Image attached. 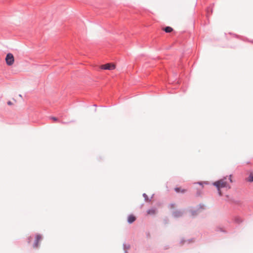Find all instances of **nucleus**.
Wrapping results in <instances>:
<instances>
[{
	"instance_id": "nucleus-12",
	"label": "nucleus",
	"mask_w": 253,
	"mask_h": 253,
	"mask_svg": "<svg viewBox=\"0 0 253 253\" xmlns=\"http://www.w3.org/2000/svg\"><path fill=\"white\" fill-rule=\"evenodd\" d=\"M115 68H116L115 65L112 63V70L114 69Z\"/></svg>"
},
{
	"instance_id": "nucleus-15",
	"label": "nucleus",
	"mask_w": 253,
	"mask_h": 253,
	"mask_svg": "<svg viewBox=\"0 0 253 253\" xmlns=\"http://www.w3.org/2000/svg\"><path fill=\"white\" fill-rule=\"evenodd\" d=\"M198 183L200 185H203V183L202 182H199Z\"/></svg>"
},
{
	"instance_id": "nucleus-11",
	"label": "nucleus",
	"mask_w": 253,
	"mask_h": 253,
	"mask_svg": "<svg viewBox=\"0 0 253 253\" xmlns=\"http://www.w3.org/2000/svg\"><path fill=\"white\" fill-rule=\"evenodd\" d=\"M52 120H53L54 122H57L58 120L57 118L54 117H52L50 118Z\"/></svg>"
},
{
	"instance_id": "nucleus-13",
	"label": "nucleus",
	"mask_w": 253,
	"mask_h": 253,
	"mask_svg": "<svg viewBox=\"0 0 253 253\" xmlns=\"http://www.w3.org/2000/svg\"><path fill=\"white\" fill-rule=\"evenodd\" d=\"M229 179L230 180V182H232V179H231V175L229 176Z\"/></svg>"
},
{
	"instance_id": "nucleus-3",
	"label": "nucleus",
	"mask_w": 253,
	"mask_h": 253,
	"mask_svg": "<svg viewBox=\"0 0 253 253\" xmlns=\"http://www.w3.org/2000/svg\"><path fill=\"white\" fill-rule=\"evenodd\" d=\"M42 240V236L40 235H37L36 237V241L34 245V248L38 247L39 242Z\"/></svg>"
},
{
	"instance_id": "nucleus-14",
	"label": "nucleus",
	"mask_w": 253,
	"mask_h": 253,
	"mask_svg": "<svg viewBox=\"0 0 253 253\" xmlns=\"http://www.w3.org/2000/svg\"><path fill=\"white\" fill-rule=\"evenodd\" d=\"M7 104L9 105H11L12 104V103L10 102V101H9L7 102Z\"/></svg>"
},
{
	"instance_id": "nucleus-7",
	"label": "nucleus",
	"mask_w": 253,
	"mask_h": 253,
	"mask_svg": "<svg viewBox=\"0 0 253 253\" xmlns=\"http://www.w3.org/2000/svg\"><path fill=\"white\" fill-rule=\"evenodd\" d=\"M175 191L177 193H179V192L184 193V192H186V190L185 189H181L180 187H176V188H175Z\"/></svg>"
},
{
	"instance_id": "nucleus-16",
	"label": "nucleus",
	"mask_w": 253,
	"mask_h": 253,
	"mask_svg": "<svg viewBox=\"0 0 253 253\" xmlns=\"http://www.w3.org/2000/svg\"><path fill=\"white\" fill-rule=\"evenodd\" d=\"M143 196H144V197H146V195L145 194H143Z\"/></svg>"
},
{
	"instance_id": "nucleus-6",
	"label": "nucleus",
	"mask_w": 253,
	"mask_h": 253,
	"mask_svg": "<svg viewBox=\"0 0 253 253\" xmlns=\"http://www.w3.org/2000/svg\"><path fill=\"white\" fill-rule=\"evenodd\" d=\"M147 213L148 215H154L156 212L155 209H150L147 211Z\"/></svg>"
},
{
	"instance_id": "nucleus-8",
	"label": "nucleus",
	"mask_w": 253,
	"mask_h": 253,
	"mask_svg": "<svg viewBox=\"0 0 253 253\" xmlns=\"http://www.w3.org/2000/svg\"><path fill=\"white\" fill-rule=\"evenodd\" d=\"M164 30L167 33H170L172 31L173 29L170 27H167L164 29Z\"/></svg>"
},
{
	"instance_id": "nucleus-5",
	"label": "nucleus",
	"mask_w": 253,
	"mask_h": 253,
	"mask_svg": "<svg viewBox=\"0 0 253 253\" xmlns=\"http://www.w3.org/2000/svg\"><path fill=\"white\" fill-rule=\"evenodd\" d=\"M100 68L103 70H110L111 69V64L108 63L105 65H102L100 66Z\"/></svg>"
},
{
	"instance_id": "nucleus-2",
	"label": "nucleus",
	"mask_w": 253,
	"mask_h": 253,
	"mask_svg": "<svg viewBox=\"0 0 253 253\" xmlns=\"http://www.w3.org/2000/svg\"><path fill=\"white\" fill-rule=\"evenodd\" d=\"M5 61L7 65L11 66L14 62V58L12 54L8 53L5 58Z\"/></svg>"
},
{
	"instance_id": "nucleus-1",
	"label": "nucleus",
	"mask_w": 253,
	"mask_h": 253,
	"mask_svg": "<svg viewBox=\"0 0 253 253\" xmlns=\"http://www.w3.org/2000/svg\"><path fill=\"white\" fill-rule=\"evenodd\" d=\"M226 177H224L219 180L214 182L213 185L216 187L218 190V194L220 196L222 195L221 189L223 188H227L228 189L230 188V186L227 181Z\"/></svg>"
},
{
	"instance_id": "nucleus-9",
	"label": "nucleus",
	"mask_w": 253,
	"mask_h": 253,
	"mask_svg": "<svg viewBox=\"0 0 253 253\" xmlns=\"http://www.w3.org/2000/svg\"><path fill=\"white\" fill-rule=\"evenodd\" d=\"M182 212L180 211H176L173 213V215L175 217H179L182 215Z\"/></svg>"
},
{
	"instance_id": "nucleus-4",
	"label": "nucleus",
	"mask_w": 253,
	"mask_h": 253,
	"mask_svg": "<svg viewBox=\"0 0 253 253\" xmlns=\"http://www.w3.org/2000/svg\"><path fill=\"white\" fill-rule=\"evenodd\" d=\"M136 220V217L132 214L129 215L127 217V221L129 223H132Z\"/></svg>"
},
{
	"instance_id": "nucleus-10",
	"label": "nucleus",
	"mask_w": 253,
	"mask_h": 253,
	"mask_svg": "<svg viewBox=\"0 0 253 253\" xmlns=\"http://www.w3.org/2000/svg\"><path fill=\"white\" fill-rule=\"evenodd\" d=\"M248 181L250 182L253 181V174H251L248 177Z\"/></svg>"
}]
</instances>
